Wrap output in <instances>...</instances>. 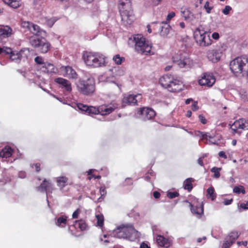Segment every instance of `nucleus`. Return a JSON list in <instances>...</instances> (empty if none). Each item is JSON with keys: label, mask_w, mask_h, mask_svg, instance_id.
Returning <instances> with one entry per match:
<instances>
[{"label": "nucleus", "mask_w": 248, "mask_h": 248, "mask_svg": "<svg viewBox=\"0 0 248 248\" xmlns=\"http://www.w3.org/2000/svg\"><path fill=\"white\" fill-rule=\"evenodd\" d=\"M118 8L121 17V21L125 26L132 24L135 16L130 0H120Z\"/></svg>", "instance_id": "f257e3e1"}, {"label": "nucleus", "mask_w": 248, "mask_h": 248, "mask_svg": "<svg viewBox=\"0 0 248 248\" xmlns=\"http://www.w3.org/2000/svg\"><path fill=\"white\" fill-rule=\"evenodd\" d=\"M83 58L87 65L94 68L102 67L107 65V57L99 53L86 52Z\"/></svg>", "instance_id": "f03ea898"}, {"label": "nucleus", "mask_w": 248, "mask_h": 248, "mask_svg": "<svg viewBox=\"0 0 248 248\" xmlns=\"http://www.w3.org/2000/svg\"><path fill=\"white\" fill-rule=\"evenodd\" d=\"M76 84L78 91L83 95H91L95 90V81L92 78L86 80L80 78Z\"/></svg>", "instance_id": "7ed1b4c3"}, {"label": "nucleus", "mask_w": 248, "mask_h": 248, "mask_svg": "<svg viewBox=\"0 0 248 248\" xmlns=\"http://www.w3.org/2000/svg\"><path fill=\"white\" fill-rule=\"evenodd\" d=\"M30 45L41 53H46L50 49V43L42 36L38 37L36 36H31L29 38Z\"/></svg>", "instance_id": "20e7f679"}, {"label": "nucleus", "mask_w": 248, "mask_h": 248, "mask_svg": "<svg viewBox=\"0 0 248 248\" xmlns=\"http://www.w3.org/2000/svg\"><path fill=\"white\" fill-rule=\"evenodd\" d=\"M248 58L245 56L238 57L232 61L230 67L232 72L236 76L244 75L245 69L247 67Z\"/></svg>", "instance_id": "39448f33"}, {"label": "nucleus", "mask_w": 248, "mask_h": 248, "mask_svg": "<svg viewBox=\"0 0 248 248\" xmlns=\"http://www.w3.org/2000/svg\"><path fill=\"white\" fill-rule=\"evenodd\" d=\"M133 40L135 42V49L139 53L147 55L150 53L151 49V44L145 41V38L141 34H137L134 36Z\"/></svg>", "instance_id": "423d86ee"}, {"label": "nucleus", "mask_w": 248, "mask_h": 248, "mask_svg": "<svg viewBox=\"0 0 248 248\" xmlns=\"http://www.w3.org/2000/svg\"><path fill=\"white\" fill-rule=\"evenodd\" d=\"M172 62L180 68L189 67L192 64L188 54L185 52L179 51L172 57Z\"/></svg>", "instance_id": "0eeeda50"}, {"label": "nucleus", "mask_w": 248, "mask_h": 248, "mask_svg": "<svg viewBox=\"0 0 248 248\" xmlns=\"http://www.w3.org/2000/svg\"><path fill=\"white\" fill-rule=\"evenodd\" d=\"M194 38L196 43L201 46H206L211 44V40L208 33L200 28L194 32Z\"/></svg>", "instance_id": "6e6552de"}, {"label": "nucleus", "mask_w": 248, "mask_h": 248, "mask_svg": "<svg viewBox=\"0 0 248 248\" xmlns=\"http://www.w3.org/2000/svg\"><path fill=\"white\" fill-rule=\"evenodd\" d=\"M22 26L27 28L33 34L32 36H36L38 37L45 36L46 32L41 29L39 26L29 21H24L22 23Z\"/></svg>", "instance_id": "1a4fd4ad"}, {"label": "nucleus", "mask_w": 248, "mask_h": 248, "mask_svg": "<svg viewBox=\"0 0 248 248\" xmlns=\"http://www.w3.org/2000/svg\"><path fill=\"white\" fill-rule=\"evenodd\" d=\"M231 128L233 131V134H241L240 130H248V121L245 119H239L236 120L231 126Z\"/></svg>", "instance_id": "9d476101"}, {"label": "nucleus", "mask_w": 248, "mask_h": 248, "mask_svg": "<svg viewBox=\"0 0 248 248\" xmlns=\"http://www.w3.org/2000/svg\"><path fill=\"white\" fill-rule=\"evenodd\" d=\"M181 13L185 21L190 23L192 25L196 24L198 22V18L194 14L189 8H182Z\"/></svg>", "instance_id": "9b49d317"}, {"label": "nucleus", "mask_w": 248, "mask_h": 248, "mask_svg": "<svg viewBox=\"0 0 248 248\" xmlns=\"http://www.w3.org/2000/svg\"><path fill=\"white\" fill-rule=\"evenodd\" d=\"M215 78L212 74L205 73L203 76L199 80V83L202 86L211 87L215 82Z\"/></svg>", "instance_id": "f8f14e48"}, {"label": "nucleus", "mask_w": 248, "mask_h": 248, "mask_svg": "<svg viewBox=\"0 0 248 248\" xmlns=\"http://www.w3.org/2000/svg\"><path fill=\"white\" fill-rule=\"evenodd\" d=\"M37 191L41 192L46 193V196H47V193L48 192L51 193L54 190V188L52 184L49 181L45 179L41 184L38 187H36Z\"/></svg>", "instance_id": "ddd939ff"}, {"label": "nucleus", "mask_w": 248, "mask_h": 248, "mask_svg": "<svg viewBox=\"0 0 248 248\" xmlns=\"http://www.w3.org/2000/svg\"><path fill=\"white\" fill-rule=\"evenodd\" d=\"M126 239L131 241H133L139 237V233L136 231L132 225L126 226Z\"/></svg>", "instance_id": "4468645a"}, {"label": "nucleus", "mask_w": 248, "mask_h": 248, "mask_svg": "<svg viewBox=\"0 0 248 248\" xmlns=\"http://www.w3.org/2000/svg\"><path fill=\"white\" fill-rule=\"evenodd\" d=\"M141 95L140 94L136 95L130 94L127 96L124 97L123 99V103L125 105L126 104L131 105L137 104L139 99H140Z\"/></svg>", "instance_id": "2eb2a0df"}, {"label": "nucleus", "mask_w": 248, "mask_h": 248, "mask_svg": "<svg viewBox=\"0 0 248 248\" xmlns=\"http://www.w3.org/2000/svg\"><path fill=\"white\" fill-rule=\"evenodd\" d=\"M184 88V86L181 81L173 79L168 91L171 92H179L182 91Z\"/></svg>", "instance_id": "dca6fc26"}, {"label": "nucleus", "mask_w": 248, "mask_h": 248, "mask_svg": "<svg viewBox=\"0 0 248 248\" xmlns=\"http://www.w3.org/2000/svg\"><path fill=\"white\" fill-rule=\"evenodd\" d=\"M54 81L66 91L70 92L72 91L71 83L69 80L62 78H55Z\"/></svg>", "instance_id": "f3484780"}, {"label": "nucleus", "mask_w": 248, "mask_h": 248, "mask_svg": "<svg viewBox=\"0 0 248 248\" xmlns=\"http://www.w3.org/2000/svg\"><path fill=\"white\" fill-rule=\"evenodd\" d=\"M140 113L145 121L153 119L155 115V111L149 108H144L141 109Z\"/></svg>", "instance_id": "a211bd4d"}, {"label": "nucleus", "mask_w": 248, "mask_h": 248, "mask_svg": "<svg viewBox=\"0 0 248 248\" xmlns=\"http://www.w3.org/2000/svg\"><path fill=\"white\" fill-rule=\"evenodd\" d=\"M222 55L221 52L219 50H212L207 54L208 59L213 62H217L219 61Z\"/></svg>", "instance_id": "6ab92c4d"}, {"label": "nucleus", "mask_w": 248, "mask_h": 248, "mask_svg": "<svg viewBox=\"0 0 248 248\" xmlns=\"http://www.w3.org/2000/svg\"><path fill=\"white\" fill-rule=\"evenodd\" d=\"M173 79V78L170 75H166L160 78L159 83L163 88L169 90L170 85L171 84Z\"/></svg>", "instance_id": "aec40b11"}, {"label": "nucleus", "mask_w": 248, "mask_h": 248, "mask_svg": "<svg viewBox=\"0 0 248 248\" xmlns=\"http://www.w3.org/2000/svg\"><path fill=\"white\" fill-rule=\"evenodd\" d=\"M160 29V34L163 37H167L171 29V27L166 22H162L159 24Z\"/></svg>", "instance_id": "412c9836"}, {"label": "nucleus", "mask_w": 248, "mask_h": 248, "mask_svg": "<svg viewBox=\"0 0 248 248\" xmlns=\"http://www.w3.org/2000/svg\"><path fill=\"white\" fill-rule=\"evenodd\" d=\"M114 237L118 238L126 239V226L119 227L113 232Z\"/></svg>", "instance_id": "4be33fe9"}, {"label": "nucleus", "mask_w": 248, "mask_h": 248, "mask_svg": "<svg viewBox=\"0 0 248 248\" xmlns=\"http://www.w3.org/2000/svg\"><path fill=\"white\" fill-rule=\"evenodd\" d=\"M12 29L9 26H0V37L8 38L12 34Z\"/></svg>", "instance_id": "5701e85b"}, {"label": "nucleus", "mask_w": 248, "mask_h": 248, "mask_svg": "<svg viewBox=\"0 0 248 248\" xmlns=\"http://www.w3.org/2000/svg\"><path fill=\"white\" fill-rule=\"evenodd\" d=\"M64 75L69 78L76 79L78 78V75L76 71L69 66L64 67Z\"/></svg>", "instance_id": "b1692460"}, {"label": "nucleus", "mask_w": 248, "mask_h": 248, "mask_svg": "<svg viewBox=\"0 0 248 248\" xmlns=\"http://www.w3.org/2000/svg\"><path fill=\"white\" fill-rule=\"evenodd\" d=\"M116 107H112L109 106L102 105L99 107V114L101 115H105L110 114Z\"/></svg>", "instance_id": "393cba45"}, {"label": "nucleus", "mask_w": 248, "mask_h": 248, "mask_svg": "<svg viewBox=\"0 0 248 248\" xmlns=\"http://www.w3.org/2000/svg\"><path fill=\"white\" fill-rule=\"evenodd\" d=\"M156 241L158 245L161 247L168 248L170 246V243L169 240L160 235L157 236Z\"/></svg>", "instance_id": "a878e982"}, {"label": "nucleus", "mask_w": 248, "mask_h": 248, "mask_svg": "<svg viewBox=\"0 0 248 248\" xmlns=\"http://www.w3.org/2000/svg\"><path fill=\"white\" fill-rule=\"evenodd\" d=\"M12 149L10 147H5L0 152V156L2 158H8L12 155Z\"/></svg>", "instance_id": "bb28decb"}, {"label": "nucleus", "mask_w": 248, "mask_h": 248, "mask_svg": "<svg viewBox=\"0 0 248 248\" xmlns=\"http://www.w3.org/2000/svg\"><path fill=\"white\" fill-rule=\"evenodd\" d=\"M42 71L45 73H54L55 72V68L53 64L45 62L42 66Z\"/></svg>", "instance_id": "cd10ccee"}, {"label": "nucleus", "mask_w": 248, "mask_h": 248, "mask_svg": "<svg viewBox=\"0 0 248 248\" xmlns=\"http://www.w3.org/2000/svg\"><path fill=\"white\" fill-rule=\"evenodd\" d=\"M3 2L9 5L10 7L16 9L19 7L20 5V0H2Z\"/></svg>", "instance_id": "c85d7f7f"}, {"label": "nucleus", "mask_w": 248, "mask_h": 248, "mask_svg": "<svg viewBox=\"0 0 248 248\" xmlns=\"http://www.w3.org/2000/svg\"><path fill=\"white\" fill-rule=\"evenodd\" d=\"M68 181V178L65 176H61L57 178V186L62 189L66 185Z\"/></svg>", "instance_id": "c756f323"}, {"label": "nucleus", "mask_w": 248, "mask_h": 248, "mask_svg": "<svg viewBox=\"0 0 248 248\" xmlns=\"http://www.w3.org/2000/svg\"><path fill=\"white\" fill-rule=\"evenodd\" d=\"M10 58L12 61H15L17 62L21 59V52L17 51H12V53L10 55Z\"/></svg>", "instance_id": "7c9ffc66"}, {"label": "nucleus", "mask_w": 248, "mask_h": 248, "mask_svg": "<svg viewBox=\"0 0 248 248\" xmlns=\"http://www.w3.org/2000/svg\"><path fill=\"white\" fill-rule=\"evenodd\" d=\"M193 181V179L192 178H187L184 183V187L185 189L187 190L190 192L192 188V182Z\"/></svg>", "instance_id": "2f4dec72"}, {"label": "nucleus", "mask_w": 248, "mask_h": 248, "mask_svg": "<svg viewBox=\"0 0 248 248\" xmlns=\"http://www.w3.org/2000/svg\"><path fill=\"white\" fill-rule=\"evenodd\" d=\"M67 223V217L66 216H62L58 218L56 225L59 227H65Z\"/></svg>", "instance_id": "473e14b6"}, {"label": "nucleus", "mask_w": 248, "mask_h": 248, "mask_svg": "<svg viewBox=\"0 0 248 248\" xmlns=\"http://www.w3.org/2000/svg\"><path fill=\"white\" fill-rule=\"evenodd\" d=\"M207 196L214 201L216 198V194L215 193L214 188L213 186L209 187L207 190Z\"/></svg>", "instance_id": "72a5a7b5"}, {"label": "nucleus", "mask_w": 248, "mask_h": 248, "mask_svg": "<svg viewBox=\"0 0 248 248\" xmlns=\"http://www.w3.org/2000/svg\"><path fill=\"white\" fill-rule=\"evenodd\" d=\"M238 236L239 234L238 232H232L226 238H228V240L234 243L235 240L238 237Z\"/></svg>", "instance_id": "f704fd0d"}, {"label": "nucleus", "mask_w": 248, "mask_h": 248, "mask_svg": "<svg viewBox=\"0 0 248 248\" xmlns=\"http://www.w3.org/2000/svg\"><path fill=\"white\" fill-rule=\"evenodd\" d=\"M112 60L116 64L119 65L121 64L124 61V58L123 57H120L119 54H117L113 57Z\"/></svg>", "instance_id": "c9c22d12"}, {"label": "nucleus", "mask_w": 248, "mask_h": 248, "mask_svg": "<svg viewBox=\"0 0 248 248\" xmlns=\"http://www.w3.org/2000/svg\"><path fill=\"white\" fill-rule=\"evenodd\" d=\"M75 226L80 228L81 230H84L86 229L87 225L85 222L82 220L76 221Z\"/></svg>", "instance_id": "e433bc0d"}, {"label": "nucleus", "mask_w": 248, "mask_h": 248, "mask_svg": "<svg viewBox=\"0 0 248 248\" xmlns=\"http://www.w3.org/2000/svg\"><path fill=\"white\" fill-rule=\"evenodd\" d=\"M86 112L89 114H99V107L98 108H96L92 106L88 107V109H87Z\"/></svg>", "instance_id": "4c0bfd02"}, {"label": "nucleus", "mask_w": 248, "mask_h": 248, "mask_svg": "<svg viewBox=\"0 0 248 248\" xmlns=\"http://www.w3.org/2000/svg\"><path fill=\"white\" fill-rule=\"evenodd\" d=\"M12 50L10 47L4 46L0 47V55L1 54H9L12 53Z\"/></svg>", "instance_id": "58836bf2"}, {"label": "nucleus", "mask_w": 248, "mask_h": 248, "mask_svg": "<svg viewBox=\"0 0 248 248\" xmlns=\"http://www.w3.org/2000/svg\"><path fill=\"white\" fill-rule=\"evenodd\" d=\"M233 191L236 194H240V193H242L243 194L245 193L244 188L241 186H235L233 188Z\"/></svg>", "instance_id": "ea45409f"}, {"label": "nucleus", "mask_w": 248, "mask_h": 248, "mask_svg": "<svg viewBox=\"0 0 248 248\" xmlns=\"http://www.w3.org/2000/svg\"><path fill=\"white\" fill-rule=\"evenodd\" d=\"M96 217L97 220V225L100 227H102L104 225V217H103V216L102 215H96Z\"/></svg>", "instance_id": "a19ab883"}, {"label": "nucleus", "mask_w": 248, "mask_h": 248, "mask_svg": "<svg viewBox=\"0 0 248 248\" xmlns=\"http://www.w3.org/2000/svg\"><path fill=\"white\" fill-rule=\"evenodd\" d=\"M221 170V168H217V167H213L212 168L211 171L212 172H214V177L216 178H218L220 176V173H219V171Z\"/></svg>", "instance_id": "79ce46f5"}, {"label": "nucleus", "mask_w": 248, "mask_h": 248, "mask_svg": "<svg viewBox=\"0 0 248 248\" xmlns=\"http://www.w3.org/2000/svg\"><path fill=\"white\" fill-rule=\"evenodd\" d=\"M233 244L232 242L225 238L224 243L222 245V248H229Z\"/></svg>", "instance_id": "37998d69"}, {"label": "nucleus", "mask_w": 248, "mask_h": 248, "mask_svg": "<svg viewBox=\"0 0 248 248\" xmlns=\"http://www.w3.org/2000/svg\"><path fill=\"white\" fill-rule=\"evenodd\" d=\"M204 8L207 14H210L213 8V6H209V1H206L204 5Z\"/></svg>", "instance_id": "c03bdc74"}, {"label": "nucleus", "mask_w": 248, "mask_h": 248, "mask_svg": "<svg viewBox=\"0 0 248 248\" xmlns=\"http://www.w3.org/2000/svg\"><path fill=\"white\" fill-rule=\"evenodd\" d=\"M179 195V194L177 192H169L167 193V196L170 199H173L174 198L178 197Z\"/></svg>", "instance_id": "a18cd8bd"}, {"label": "nucleus", "mask_w": 248, "mask_h": 248, "mask_svg": "<svg viewBox=\"0 0 248 248\" xmlns=\"http://www.w3.org/2000/svg\"><path fill=\"white\" fill-rule=\"evenodd\" d=\"M78 108L82 111H85L86 112L88 109V106L85 105L81 103H79L77 105Z\"/></svg>", "instance_id": "49530a36"}, {"label": "nucleus", "mask_w": 248, "mask_h": 248, "mask_svg": "<svg viewBox=\"0 0 248 248\" xmlns=\"http://www.w3.org/2000/svg\"><path fill=\"white\" fill-rule=\"evenodd\" d=\"M232 8L230 6L226 5L225 8L222 10V13L225 15H227L229 14L230 12L232 10Z\"/></svg>", "instance_id": "de8ad7c7"}, {"label": "nucleus", "mask_w": 248, "mask_h": 248, "mask_svg": "<svg viewBox=\"0 0 248 248\" xmlns=\"http://www.w3.org/2000/svg\"><path fill=\"white\" fill-rule=\"evenodd\" d=\"M34 61L37 64H42L43 65H44L45 63V62H44L43 58L40 56L36 57L34 59Z\"/></svg>", "instance_id": "09e8293b"}, {"label": "nucleus", "mask_w": 248, "mask_h": 248, "mask_svg": "<svg viewBox=\"0 0 248 248\" xmlns=\"http://www.w3.org/2000/svg\"><path fill=\"white\" fill-rule=\"evenodd\" d=\"M200 136L202 137L203 139H207V138L209 139L213 138V136L211 135H209L208 133H205L203 132H200Z\"/></svg>", "instance_id": "8fccbe9b"}, {"label": "nucleus", "mask_w": 248, "mask_h": 248, "mask_svg": "<svg viewBox=\"0 0 248 248\" xmlns=\"http://www.w3.org/2000/svg\"><path fill=\"white\" fill-rule=\"evenodd\" d=\"M175 16V14L174 12H171L167 16V18H166L167 21L170 20L171 18H172L173 17H174Z\"/></svg>", "instance_id": "3c124183"}, {"label": "nucleus", "mask_w": 248, "mask_h": 248, "mask_svg": "<svg viewBox=\"0 0 248 248\" xmlns=\"http://www.w3.org/2000/svg\"><path fill=\"white\" fill-rule=\"evenodd\" d=\"M55 21L56 20L54 18L49 19L47 20V24L50 27H51Z\"/></svg>", "instance_id": "603ef678"}, {"label": "nucleus", "mask_w": 248, "mask_h": 248, "mask_svg": "<svg viewBox=\"0 0 248 248\" xmlns=\"http://www.w3.org/2000/svg\"><path fill=\"white\" fill-rule=\"evenodd\" d=\"M199 120L202 124H205L207 122L206 119L202 115H200L199 116Z\"/></svg>", "instance_id": "864d4df0"}, {"label": "nucleus", "mask_w": 248, "mask_h": 248, "mask_svg": "<svg viewBox=\"0 0 248 248\" xmlns=\"http://www.w3.org/2000/svg\"><path fill=\"white\" fill-rule=\"evenodd\" d=\"M80 210L79 209H77L72 215V217L73 218H77L78 217V214L79 213Z\"/></svg>", "instance_id": "5fc2aeb1"}, {"label": "nucleus", "mask_w": 248, "mask_h": 248, "mask_svg": "<svg viewBox=\"0 0 248 248\" xmlns=\"http://www.w3.org/2000/svg\"><path fill=\"white\" fill-rule=\"evenodd\" d=\"M232 199H224V202H223V203L225 205H230L232 203Z\"/></svg>", "instance_id": "6e6d98bb"}, {"label": "nucleus", "mask_w": 248, "mask_h": 248, "mask_svg": "<svg viewBox=\"0 0 248 248\" xmlns=\"http://www.w3.org/2000/svg\"><path fill=\"white\" fill-rule=\"evenodd\" d=\"M198 103L197 102H195L193 105H192V108L193 111H196L198 109Z\"/></svg>", "instance_id": "4d7b16f0"}, {"label": "nucleus", "mask_w": 248, "mask_h": 248, "mask_svg": "<svg viewBox=\"0 0 248 248\" xmlns=\"http://www.w3.org/2000/svg\"><path fill=\"white\" fill-rule=\"evenodd\" d=\"M240 207L245 210L248 209V201L246 203H241Z\"/></svg>", "instance_id": "13d9d810"}, {"label": "nucleus", "mask_w": 248, "mask_h": 248, "mask_svg": "<svg viewBox=\"0 0 248 248\" xmlns=\"http://www.w3.org/2000/svg\"><path fill=\"white\" fill-rule=\"evenodd\" d=\"M161 0H149L150 2H151L153 5H157L159 4Z\"/></svg>", "instance_id": "bf43d9fd"}, {"label": "nucleus", "mask_w": 248, "mask_h": 248, "mask_svg": "<svg viewBox=\"0 0 248 248\" xmlns=\"http://www.w3.org/2000/svg\"><path fill=\"white\" fill-rule=\"evenodd\" d=\"M218 155L220 157H222L223 158H225V159L227 158V155H226L225 153L223 151L219 152L218 153Z\"/></svg>", "instance_id": "052dcab7"}, {"label": "nucleus", "mask_w": 248, "mask_h": 248, "mask_svg": "<svg viewBox=\"0 0 248 248\" xmlns=\"http://www.w3.org/2000/svg\"><path fill=\"white\" fill-rule=\"evenodd\" d=\"M100 191L102 196L105 195L106 194V191L104 187H101L100 188Z\"/></svg>", "instance_id": "680f3d73"}, {"label": "nucleus", "mask_w": 248, "mask_h": 248, "mask_svg": "<svg viewBox=\"0 0 248 248\" xmlns=\"http://www.w3.org/2000/svg\"><path fill=\"white\" fill-rule=\"evenodd\" d=\"M153 196L155 199H158L160 196V193L158 191H154L153 192Z\"/></svg>", "instance_id": "e2e57ef3"}, {"label": "nucleus", "mask_w": 248, "mask_h": 248, "mask_svg": "<svg viewBox=\"0 0 248 248\" xmlns=\"http://www.w3.org/2000/svg\"><path fill=\"white\" fill-rule=\"evenodd\" d=\"M212 37L216 40H217L219 37V35L217 32H214L212 34Z\"/></svg>", "instance_id": "0e129e2a"}, {"label": "nucleus", "mask_w": 248, "mask_h": 248, "mask_svg": "<svg viewBox=\"0 0 248 248\" xmlns=\"http://www.w3.org/2000/svg\"><path fill=\"white\" fill-rule=\"evenodd\" d=\"M203 157H200L198 159V163L201 166H203V161H202V159H203Z\"/></svg>", "instance_id": "69168bd1"}, {"label": "nucleus", "mask_w": 248, "mask_h": 248, "mask_svg": "<svg viewBox=\"0 0 248 248\" xmlns=\"http://www.w3.org/2000/svg\"><path fill=\"white\" fill-rule=\"evenodd\" d=\"M140 248H150L149 246L145 243L143 242L141 244Z\"/></svg>", "instance_id": "338daca9"}, {"label": "nucleus", "mask_w": 248, "mask_h": 248, "mask_svg": "<svg viewBox=\"0 0 248 248\" xmlns=\"http://www.w3.org/2000/svg\"><path fill=\"white\" fill-rule=\"evenodd\" d=\"M237 244L238 246H240L241 245H244V246H246L248 244V242L245 241H241V242H237Z\"/></svg>", "instance_id": "774afa93"}]
</instances>
